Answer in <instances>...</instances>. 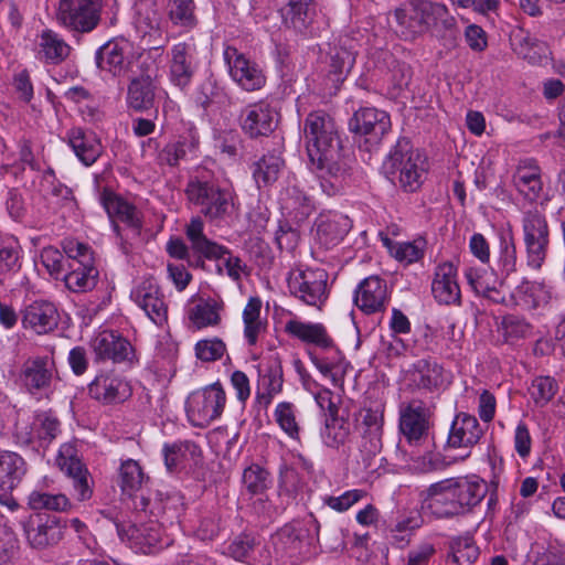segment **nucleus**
Returning a JSON list of instances; mask_svg holds the SVG:
<instances>
[{"mask_svg": "<svg viewBox=\"0 0 565 565\" xmlns=\"http://www.w3.org/2000/svg\"><path fill=\"white\" fill-rule=\"evenodd\" d=\"M465 276L472 290L494 303L508 305V295L502 290L503 278L484 268L470 267Z\"/></svg>", "mask_w": 565, "mask_h": 565, "instance_id": "4be33fe9", "label": "nucleus"}, {"mask_svg": "<svg viewBox=\"0 0 565 565\" xmlns=\"http://www.w3.org/2000/svg\"><path fill=\"white\" fill-rule=\"evenodd\" d=\"M536 287L530 281H522L514 292L508 295V305L513 301L514 305L521 306L524 309L532 310L539 306V300L535 296Z\"/></svg>", "mask_w": 565, "mask_h": 565, "instance_id": "bf43d9fd", "label": "nucleus"}, {"mask_svg": "<svg viewBox=\"0 0 565 565\" xmlns=\"http://www.w3.org/2000/svg\"><path fill=\"white\" fill-rule=\"evenodd\" d=\"M349 127L352 132L363 136L365 142L376 146L391 131L392 124L386 111L375 107H361L353 114Z\"/></svg>", "mask_w": 565, "mask_h": 565, "instance_id": "1a4fd4ad", "label": "nucleus"}, {"mask_svg": "<svg viewBox=\"0 0 565 565\" xmlns=\"http://www.w3.org/2000/svg\"><path fill=\"white\" fill-rule=\"evenodd\" d=\"M203 231L204 223L200 216L192 217L185 227V235L194 253L207 259H220L225 255H231L227 247L209 239ZM224 265L227 275L235 281L241 279V274L246 269V265L236 256H230Z\"/></svg>", "mask_w": 565, "mask_h": 565, "instance_id": "423d86ee", "label": "nucleus"}, {"mask_svg": "<svg viewBox=\"0 0 565 565\" xmlns=\"http://www.w3.org/2000/svg\"><path fill=\"white\" fill-rule=\"evenodd\" d=\"M429 409L420 399H412L401 405L399 429L409 443L427 438L429 429Z\"/></svg>", "mask_w": 565, "mask_h": 565, "instance_id": "f8f14e48", "label": "nucleus"}, {"mask_svg": "<svg viewBox=\"0 0 565 565\" xmlns=\"http://www.w3.org/2000/svg\"><path fill=\"white\" fill-rule=\"evenodd\" d=\"M220 309L214 300H201L189 310V319L198 329L216 326L221 320Z\"/></svg>", "mask_w": 565, "mask_h": 565, "instance_id": "37998d69", "label": "nucleus"}, {"mask_svg": "<svg viewBox=\"0 0 565 565\" xmlns=\"http://www.w3.org/2000/svg\"><path fill=\"white\" fill-rule=\"evenodd\" d=\"M317 11L316 0H289L280 10L284 32H303L312 22Z\"/></svg>", "mask_w": 565, "mask_h": 565, "instance_id": "cd10ccee", "label": "nucleus"}, {"mask_svg": "<svg viewBox=\"0 0 565 565\" xmlns=\"http://www.w3.org/2000/svg\"><path fill=\"white\" fill-rule=\"evenodd\" d=\"M452 484L461 514L470 512L478 505L488 491L487 483L480 480L452 479Z\"/></svg>", "mask_w": 565, "mask_h": 565, "instance_id": "f704fd0d", "label": "nucleus"}, {"mask_svg": "<svg viewBox=\"0 0 565 565\" xmlns=\"http://www.w3.org/2000/svg\"><path fill=\"white\" fill-rule=\"evenodd\" d=\"M482 435L483 430L476 416L459 413L452 420L447 443L452 448H470L478 444Z\"/></svg>", "mask_w": 565, "mask_h": 565, "instance_id": "a878e982", "label": "nucleus"}, {"mask_svg": "<svg viewBox=\"0 0 565 565\" xmlns=\"http://www.w3.org/2000/svg\"><path fill=\"white\" fill-rule=\"evenodd\" d=\"M23 527L30 546L44 550L62 540L66 522L56 515L39 513L30 516Z\"/></svg>", "mask_w": 565, "mask_h": 565, "instance_id": "9d476101", "label": "nucleus"}, {"mask_svg": "<svg viewBox=\"0 0 565 565\" xmlns=\"http://www.w3.org/2000/svg\"><path fill=\"white\" fill-rule=\"evenodd\" d=\"M100 203L113 220L114 230L117 235H119L117 221L125 223L136 235L140 234L142 214L134 204L108 189H104L100 193Z\"/></svg>", "mask_w": 565, "mask_h": 565, "instance_id": "ddd939ff", "label": "nucleus"}, {"mask_svg": "<svg viewBox=\"0 0 565 565\" xmlns=\"http://www.w3.org/2000/svg\"><path fill=\"white\" fill-rule=\"evenodd\" d=\"M131 51L128 38H113L96 53L99 67H107L114 75H120L126 68V60Z\"/></svg>", "mask_w": 565, "mask_h": 565, "instance_id": "c85d7f7f", "label": "nucleus"}, {"mask_svg": "<svg viewBox=\"0 0 565 565\" xmlns=\"http://www.w3.org/2000/svg\"><path fill=\"white\" fill-rule=\"evenodd\" d=\"M269 473L258 465H252L244 470L243 483L250 494H262L268 487Z\"/></svg>", "mask_w": 565, "mask_h": 565, "instance_id": "6e6d98bb", "label": "nucleus"}, {"mask_svg": "<svg viewBox=\"0 0 565 565\" xmlns=\"http://www.w3.org/2000/svg\"><path fill=\"white\" fill-rule=\"evenodd\" d=\"M529 392L536 405H546L557 392V383L553 377L539 376L533 380Z\"/></svg>", "mask_w": 565, "mask_h": 565, "instance_id": "864d4df0", "label": "nucleus"}, {"mask_svg": "<svg viewBox=\"0 0 565 565\" xmlns=\"http://www.w3.org/2000/svg\"><path fill=\"white\" fill-rule=\"evenodd\" d=\"M522 230L526 264L537 270L547 257L551 242L545 215L537 209L524 212Z\"/></svg>", "mask_w": 565, "mask_h": 565, "instance_id": "20e7f679", "label": "nucleus"}, {"mask_svg": "<svg viewBox=\"0 0 565 565\" xmlns=\"http://www.w3.org/2000/svg\"><path fill=\"white\" fill-rule=\"evenodd\" d=\"M319 172L320 185L328 195L337 194L343 186V181L349 175L350 159L327 161L322 164H312Z\"/></svg>", "mask_w": 565, "mask_h": 565, "instance_id": "473e14b6", "label": "nucleus"}, {"mask_svg": "<svg viewBox=\"0 0 565 565\" xmlns=\"http://www.w3.org/2000/svg\"><path fill=\"white\" fill-rule=\"evenodd\" d=\"M29 504L34 510L65 511L71 507L70 500L64 494H50L32 492Z\"/></svg>", "mask_w": 565, "mask_h": 565, "instance_id": "603ef678", "label": "nucleus"}, {"mask_svg": "<svg viewBox=\"0 0 565 565\" xmlns=\"http://www.w3.org/2000/svg\"><path fill=\"white\" fill-rule=\"evenodd\" d=\"M71 52V46L62 38H42L39 45V60L49 64H60Z\"/></svg>", "mask_w": 565, "mask_h": 565, "instance_id": "c03bdc74", "label": "nucleus"}, {"mask_svg": "<svg viewBox=\"0 0 565 565\" xmlns=\"http://www.w3.org/2000/svg\"><path fill=\"white\" fill-rule=\"evenodd\" d=\"M62 247L64 253L71 259L68 267L84 264L85 256L94 258V253L92 252L89 246L78 241L65 239L62 243Z\"/></svg>", "mask_w": 565, "mask_h": 565, "instance_id": "69168bd1", "label": "nucleus"}, {"mask_svg": "<svg viewBox=\"0 0 565 565\" xmlns=\"http://www.w3.org/2000/svg\"><path fill=\"white\" fill-rule=\"evenodd\" d=\"M18 540L13 531L0 524V562H8L17 552Z\"/></svg>", "mask_w": 565, "mask_h": 565, "instance_id": "338daca9", "label": "nucleus"}, {"mask_svg": "<svg viewBox=\"0 0 565 565\" xmlns=\"http://www.w3.org/2000/svg\"><path fill=\"white\" fill-rule=\"evenodd\" d=\"M418 156L414 157L412 146L405 138L399 139L390 152L384 168L387 173H399L402 188L407 192L416 191L422 182L424 170L417 164Z\"/></svg>", "mask_w": 565, "mask_h": 565, "instance_id": "0eeeda50", "label": "nucleus"}, {"mask_svg": "<svg viewBox=\"0 0 565 565\" xmlns=\"http://www.w3.org/2000/svg\"><path fill=\"white\" fill-rule=\"evenodd\" d=\"M260 299L250 297L243 311L244 335L249 345H255L258 335L266 329V323L260 319Z\"/></svg>", "mask_w": 565, "mask_h": 565, "instance_id": "a19ab883", "label": "nucleus"}, {"mask_svg": "<svg viewBox=\"0 0 565 565\" xmlns=\"http://www.w3.org/2000/svg\"><path fill=\"white\" fill-rule=\"evenodd\" d=\"M285 332L305 344L315 345L321 350L335 348L327 328L319 322H305L299 319H291L286 322Z\"/></svg>", "mask_w": 565, "mask_h": 565, "instance_id": "393cba45", "label": "nucleus"}, {"mask_svg": "<svg viewBox=\"0 0 565 565\" xmlns=\"http://www.w3.org/2000/svg\"><path fill=\"white\" fill-rule=\"evenodd\" d=\"M425 507L438 519L460 515V504L456 499L452 479L431 484L424 500Z\"/></svg>", "mask_w": 565, "mask_h": 565, "instance_id": "dca6fc26", "label": "nucleus"}, {"mask_svg": "<svg viewBox=\"0 0 565 565\" xmlns=\"http://www.w3.org/2000/svg\"><path fill=\"white\" fill-rule=\"evenodd\" d=\"M226 348L220 339L201 340L195 345L196 356L204 362H213L221 359Z\"/></svg>", "mask_w": 565, "mask_h": 565, "instance_id": "e2e57ef3", "label": "nucleus"}, {"mask_svg": "<svg viewBox=\"0 0 565 565\" xmlns=\"http://www.w3.org/2000/svg\"><path fill=\"white\" fill-rule=\"evenodd\" d=\"M516 247L511 233L500 236L499 267L501 274L508 277L516 270Z\"/></svg>", "mask_w": 565, "mask_h": 565, "instance_id": "3c124183", "label": "nucleus"}, {"mask_svg": "<svg viewBox=\"0 0 565 565\" xmlns=\"http://www.w3.org/2000/svg\"><path fill=\"white\" fill-rule=\"evenodd\" d=\"M513 183L526 199L534 201L542 191L541 169L534 160L520 161L513 174Z\"/></svg>", "mask_w": 565, "mask_h": 565, "instance_id": "2f4dec72", "label": "nucleus"}, {"mask_svg": "<svg viewBox=\"0 0 565 565\" xmlns=\"http://www.w3.org/2000/svg\"><path fill=\"white\" fill-rule=\"evenodd\" d=\"M130 297L156 324L167 322L168 307L159 286L152 279L142 280L132 289Z\"/></svg>", "mask_w": 565, "mask_h": 565, "instance_id": "2eb2a0df", "label": "nucleus"}, {"mask_svg": "<svg viewBox=\"0 0 565 565\" xmlns=\"http://www.w3.org/2000/svg\"><path fill=\"white\" fill-rule=\"evenodd\" d=\"M501 330L504 340L512 343L525 338L531 331V326L524 319L509 315L502 318Z\"/></svg>", "mask_w": 565, "mask_h": 565, "instance_id": "4d7b16f0", "label": "nucleus"}, {"mask_svg": "<svg viewBox=\"0 0 565 565\" xmlns=\"http://www.w3.org/2000/svg\"><path fill=\"white\" fill-rule=\"evenodd\" d=\"M225 58L230 64V72L235 82L245 90L253 92L260 89L266 77L258 66L239 54L235 47L225 50Z\"/></svg>", "mask_w": 565, "mask_h": 565, "instance_id": "f3484780", "label": "nucleus"}, {"mask_svg": "<svg viewBox=\"0 0 565 565\" xmlns=\"http://www.w3.org/2000/svg\"><path fill=\"white\" fill-rule=\"evenodd\" d=\"M303 137L311 164L349 159V157L342 153L335 122L326 111H312L306 117Z\"/></svg>", "mask_w": 565, "mask_h": 565, "instance_id": "f257e3e1", "label": "nucleus"}, {"mask_svg": "<svg viewBox=\"0 0 565 565\" xmlns=\"http://www.w3.org/2000/svg\"><path fill=\"white\" fill-rule=\"evenodd\" d=\"M92 349L97 360H111L115 363L134 362L135 350L121 334L104 330L92 341Z\"/></svg>", "mask_w": 565, "mask_h": 565, "instance_id": "4468645a", "label": "nucleus"}, {"mask_svg": "<svg viewBox=\"0 0 565 565\" xmlns=\"http://www.w3.org/2000/svg\"><path fill=\"white\" fill-rule=\"evenodd\" d=\"M71 271L65 274L66 287L73 292H86L97 285L99 271L95 266V259L85 256L84 264L71 266Z\"/></svg>", "mask_w": 565, "mask_h": 565, "instance_id": "72a5a7b5", "label": "nucleus"}, {"mask_svg": "<svg viewBox=\"0 0 565 565\" xmlns=\"http://www.w3.org/2000/svg\"><path fill=\"white\" fill-rule=\"evenodd\" d=\"M120 488L124 492L130 493L138 490L143 481V472L136 460L124 461L119 470Z\"/></svg>", "mask_w": 565, "mask_h": 565, "instance_id": "09e8293b", "label": "nucleus"}, {"mask_svg": "<svg viewBox=\"0 0 565 565\" xmlns=\"http://www.w3.org/2000/svg\"><path fill=\"white\" fill-rule=\"evenodd\" d=\"M225 402L224 390L220 383H214L189 396L186 413L195 425L205 426L221 416Z\"/></svg>", "mask_w": 565, "mask_h": 565, "instance_id": "6e6552de", "label": "nucleus"}, {"mask_svg": "<svg viewBox=\"0 0 565 565\" xmlns=\"http://www.w3.org/2000/svg\"><path fill=\"white\" fill-rule=\"evenodd\" d=\"M57 462L63 471L73 479V487L77 492L79 501H84L90 498L93 491L88 483V471L84 468L81 460L76 457H65L61 454L57 458Z\"/></svg>", "mask_w": 565, "mask_h": 565, "instance_id": "ea45409f", "label": "nucleus"}, {"mask_svg": "<svg viewBox=\"0 0 565 565\" xmlns=\"http://www.w3.org/2000/svg\"><path fill=\"white\" fill-rule=\"evenodd\" d=\"M88 394L103 404H115L126 401L131 391L128 383L118 376L111 373H100L89 383Z\"/></svg>", "mask_w": 565, "mask_h": 565, "instance_id": "412c9836", "label": "nucleus"}, {"mask_svg": "<svg viewBox=\"0 0 565 565\" xmlns=\"http://www.w3.org/2000/svg\"><path fill=\"white\" fill-rule=\"evenodd\" d=\"M244 114L242 128L250 138L268 136L277 127L278 113L266 102L247 106Z\"/></svg>", "mask_w": 565, "mask_h": 565, "instance_id": "6ab92c4d", "label": "nucleus"}, {"mask_svg": "<svg viewBox=\"0 0 565 565\" xmlns=\"http://www.w3.org/2000/svg\"><path fill=\"white\" fill-rule=\"evenodd\" d=\"M199 143V137L192 131L181 135L158 151L156 162L160 167L178 168L189 153L198 150Z\"/></svg>", "mask_w": 565, "mask_h": 565, "instance_id": "c756f323", "label": "nucleus"}, {"mask_svg": "<svg viewBox=\"0 0 565 565\" xmlns=\"http://www.w3.org/2000/svg\"><path fill=\"white\" fill-rule=\"evenodd\" d=\"M388 300L386 281L379 276H370L362 280L354 297L358 308L366 315L384 311Z\"/></svg>", "mask_w": 565, "mask_h": 565, "instance_id": "a211bd4d", "label": "nucleus"}, {"mask_svg": "<svg viewBox=\"0 0 565 565\" xmlns=\"http://www.w3.org/2000/svg\"><path fill=\"white\" fill-rule=\"evenodd\" d=\"M334 40L329 51V78L333 84L339 85L345 79L355 63V51L348 41L342 42L337 38Z\"/></svg>", "mask_w": 565, "mask_h": 565, "instance_id": "7c9ffc66", "label": "nucleus"}, {"mask_svg": "<svg viewBox=\"0 0 565 565\" xmlns=\"http://www.w3.org/2000/svg\"><path fill=\"white\" fill-rule=\"evenodd\" d=\"M25 462L21 456L11 451L0 452V489L13 490L25 475Z\"/></svg>", "mask_w": 565, "mask_h": 565, "instance_id": "58836bf2", "label": "nucleus"}, {"mask_svg": "<svg viewBox=\"0 0 565 565\" xmlns=\"http://www.w3.org/2000/svg\"><path fill=\"white\" fill-rule=\"evenodd\" d=\"M19 250L13 246L0 244V281L9 274L18 271L20 265Z\"/></svg>", "mask_w": 565, "mask_h": 565, "instance_id": "0e129e2a", "label": "nucleus"}, {"mask_svg": "<svg viewBox=\"0 0 565 565\" xmlns=\"http://www.w3.org/2000/svg\"><path fill=\"white\" fill-rule=\"evenodd\" d=\"M351 227L349 216L338 212L322 213L316 220L317 238L326 248L338 245Z\"/></svg>", "mask_w": 565, "mask_h": 565, "instance_id": "5701e85b", "label": "nucleus"}, {"mask_svg": "<svg viewBox=\"0 0 565 565\" xmlns=\"http://www.w3.org/2000/svg\"><path fill=\"white\" fill-rule=\"evenodd\" d=\"M285 166L281 152L274 150L264 154L253 164V178L258 188L268 186L278 180Z\"/></svg>", "mask_w": 565, "mask_h": 565, "instance_id": "4c0bfd02", "label": "nucleus"}, {"mask_svg": "<svg viewBox=\"0 0 565 565\" xmlns=\"http://www.w3.org/2000/svg\"><path fill=\"white\" fill-rule=\"evenodd\" d=\"M170 72L171 79L177 86L184 88L190 84L194 74V65L193 55L185 43H180L172 49Z\"/></svg>", "mask_w": 565, "mask_h": 565, "instance_id": "c9c22d12", "label": "nucleus"}, {"mask_svg": "<svg viewBox=\"0 0 565 565\" xmlns=\"http://www.w3.org/2000/svg\"><path fill=\"white\" fill-rule=\"evenodd\" d=\"M478 555L479 548L470 539H459L452 545L451 559L455 565H472Z\"/></svg>", "mask_w": 565, "mask_h": 565, "instance_id": "13d9d810", "label": "nucleus"}, {"mask_svg": "<svg viewBox=\"0 0 565 565\" xmlns=\"http://www.w3.org/2000/svg\"><path fill=\"white\" fill-rule=\"evenodd\" d=\"M130 536L143 553H150L161 542V527L157 522L134 525L130 529Z\"/></svg>", "mask_w": 565, "mask_h": 565, "instance_id": "a18cd8bd", "label": "nucleus"}, {"mask_svg": "<svg viewBox=\"0 0 565 565\" xmlns=\"http://www.w3.org/2000/svg\"><path fill=\"white\" fill-rule=\"evenodd\" d=\"M414 382L418 387L433 390L443 383V367L435 361L419 360L414 365Z\"/></svg>", "mask_w": 565, "mask_h": 565, "instance_id": "79ce46f5", "label": "nucleus"}, {"mask_svg": "<svg viewBox=\"0 0 565 565\" xmlns=\"http://www.w3.org/2000/svg\"><path fill=\"white\" fill-rule=\"evenodd\" d=\"M275 418L279 427L290 438L299 440L300 427L296 419L295 408L291 403H279L275 409Z\"/></svg>", "mask_w": 565, "mask_h": 565, "instance_id": "8fccbe9b", "label": "nucleus"}, {"mask_svg": "<svg viewBox=\"0 0 565 565\" xmlns=\"http://www.w3.org/2000/svg\"><path fill=\"white\" fill-rule=\"evenodd\" d=\"M328 273L322 268H295L287 277L289 294L303 302L321 309L328 299Z\"/></svg>", "mask_w": 565, "mask_h": 565, "instance_id": "7ed1b4c3", "label": "nucleus"}, {"mask_svg": "<svg viewBox=\"0 0 565 565\" xmlns=\"http://www.w3.org/2000/svg\"><path fill=\"white\" fill-rule=\"evenodd\" d=\"M141 73L128 86V105L136 110H146L152 107L156 96V81L159 68L154 61L148 58L140 65Z\"/></svg>", "mask_w": 565, "mask_h": 565, "instance_id": "9b49d317", "label": "nucleus"}, {"mask_svg": "<svg viewBox=\"0 0 565 565\" xmlns=\"http://www.w3.org/2000/svg\"><path fill=\"white\" fill-rule=\"evenodd\" d=\"M510 45L512 50L523 60L529 61L531 64L541 62L544 53L543 43L537 41L536 38H510Z\"/></svg>", "mask_w": 565, "mask_h": 565, "instance_id": "de8ad7c7", "label": "nucleus"}, {"mask_svg": "<svg viewBox=\"0 0 565 565\" xmlns=\"http://www.w3.org/2000/svg\"><path fill=\"white\" fill-rule=\"evenodd\" d=\"M365 494V491L354 489L349 490L339 497H324L323 502L337 512H344L349 510L353 504L359 502Z\"/></svg>", "mask_w": 565, "mask_h": 565, "instance_id": "680f3d73", "label": "nucleus"}, {"mask_svg": "<svg viewBox=\"0 0 565 565\" xmlns=\"http://www.w3.org/2000/svg\"><path fill=\"white\" fill-rule=\"evenodd\" d=\"M68 143L77 158L85 164H93L102 154V145L92 134H85L81 128L68 132Z\"/></svg>", "mask_w": 565, "mask_h": 565, "instance_id": "e433bc0d", "label": "nucleus"}, {"mask_svg": "<svg viewBox=\"0 0 565 565\" xmlns=\"http://www.w3.org/2000/svg\"><path fill=\"white\" fill-rule=\"evenodd\" d=\"M41 260L51 275L58 276L64 270V256L54 247L44 248L41 253Z\"/></svg>", "mask_w": 565, "mask_h": 565, "instance_id": "774afa93", "label": "nucleus"}, {"mask_svg": "<svg viewBox=\"0 0 565 565\" xmlns=\"http://www.w3.org/2000/svg\"><path fill=\"white\" fill-rule=\"evenodd\" d=\"M169 17L173 24L190 31L196 24L193 0H169Z\"/></svg>", "mask_w": 565, "mask_h": 565, "instance_id": "49530a36", "label": "nucleus"}, {"mask_svg": "<svg viewBox=\"0 0 565 565\" xmlns=\"http://www.w3.org/2000/svg\"><path fill=\"white\" fill-rule=\"evenodd\" d=\"M431 291L439 303H460L461 294L457 282V269L451 263L440 264L436 268Z\"/></svg>", "mask_w": 565, "mask_h": 565, "instance_id": "bb28decb", "label": "nucleus"}, {"mask_svg": "<svg viewBox=\"0 0 565 565\" xmlns=\"http://www.w3.org/2000/svg\"><path fill=\"white\" fill-rule=\"evenodd\" d=\"M57 374L53 355H32L20 365L17 382L28 394L43 395L51 391Z\"/></svg>", "mask_w": 565, "mask_h": 565, "instance_id": "39448f33", "label": "nucleus"}, {"mask_svg": "<svg viewBox=\"0 0 565 565\" xmlns=\"http://www.w3.org/2000/svg\"><path fill=\"white\" fill-rule=\"evenodd\" d=\"M60 315L54 303L36 300L22 310V324L36 334H46L58 326Z\"/></svg>", "mask_w": 565, "mask_h": 565, "instance_id": "aec40b11", "label": "nucleus"}, {"mask_svg": "<svg viewBox=\"0 0 565 565\" xmlns=\"http://www.w3.org/2000/svg\"><path fill=\"white\" fill-rule=\"evenodd\" d=\"M356 420L361 434L383 433L384 411L381 407L363 408Z\"/></svg>", "mask_w": 565, "mask_h": 565, "instance_id": "5fc2aeb1", "label": "nucleus"}, {"mask_svg": "<svg viewBox=\"0 0 565 565\" xmlns=\"http://www.w3.org/2000/svg\"><path fill=\"white\" fill-rule=\"evenodd\" d=\"M58 18L71 31L90 32L99 21V13L73 0H60Z\"/></svg>", "mask_w": 565, "mask_h": 565, "instance_id": "b1692460", "label": "nucleus"}, {"mask_svg": "<svg viewBox=\"0 0 565 565\" xmlns=\"http://www.w3.org/2000/svg\"><path fill=\"white\" fill-rule=\"evenodd\" d=\"M184 192L188 201L198 206L210 221L224 220L234 204L230 190L199 177L189 180Z\"/></svg>", "mask_w": 565, "mask_h": 565, "instance_id": "f03ea898", "label": "nucleus"}, {"mask_svg": "<svg viewBox=\"0 0 565 565\" xmlns=\"http://www.w3.org/2000/svg\"><path fill=\"white\" fill-rule=\"evenodd\" d=\"M349 433V427L334 418L326 425L322 434L323 441L328 447L338 448L347 441Z\"/></svg>", "mask_w": 565, "mask_h": 565, "instance_id": "052dcab7", "label": "nucleus"}]
</instances>
